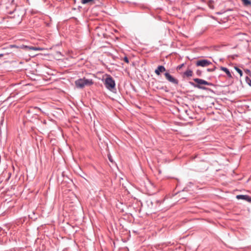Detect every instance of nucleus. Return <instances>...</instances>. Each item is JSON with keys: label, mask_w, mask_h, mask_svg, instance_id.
<instances>
[{"label": "nucleus", "mask_w": 251, "mask_h": 251, "mask_svg": "<svg viewBox=\"0 0 251 251\" xmlns=\"http://www.w3.org/2000/svg\"><path fill=\"white\" fill-rule=\"evenodd\" d=\"M236 198L238 200H243L246 201L251 202V197L248 195H239L236 196Z\"/></svg>", "instance_id": "nucleus-7"}, {"label": "nucleus", "mask_w": 251, "mask_h": 251, "mask_svg": "<svg viewBox=\"0 0 251 251\" xmlns=\"http://www.w3.org/2000/svg\"><path fill=\"white\" fill-rule=\"evenodd\" d=\"M3 56V54H2V53L0 54V57H2Z\"/></svg>", "instance_id": "nucleus-24"}, {"label": "nucleus", "mask_w": 251, "mask_h": 251, "mask_svg": "<svg viewBox=\"0 0 251 251\" xmlns=\"http://www.w3.org/2000/svg\"><path fill=\"white\" fill-rule=\"evenodd\" d=\"M84 80V85L85 86H90L94 83L92 79H86L85 77H83Z\"/></svg>", "instance_id": "nucleus-10"}, {"label": "nucleus", "mask_w": 251, "mask_h": 251, "mask_svg": "<svg viewBox=\"0 0 251 251\" xmlns=\"http://www.w3.org/2000/svg\"><path fill=\"white\" fill-rule=\"evenodd\" d=\"M75 84L77 88H83L85 87L84 78H79L75 80Z\"/></svg>", "instance_id": "nucleus-5"}, {"label": "nucleus", "mask_w": 251, "mask_h": 251, "mask_svg": "<svg viewBox=\"0 0 251 251\" xmlns=\"http://www.w3.org/2000/svg\"><path fill=\"white\" fill-rule=\"evenodd\" d=\"M183 66V64H181V65L178 66L177 68L178 69H180Z\"/></svg>", "instance_id": "nucleus-22"}, {"label": "nucleus", "mask_w": 251, "mask_h": 251, "mask_svg": "<svg viewBox=\"0 0 251 251\" xmlns=\"http://www.w3.org/2000/svg\"><path fill=\"white\" fill-rule=\"evenodd\" d=\"M208 5L210 9H213L214 8L213 0H209L208 2Z\"/></svg>", "instance_id": "nucleus-13"}, {"label": "nucleus", "mask_w": 251, "mask_h": 251, "mask_svg": "<svg viewBox=\"0 0 251 251\" xmlns=\"http://www.w3.org/2000/svg\"><path fill=\"white\" fill-rule=\"evenodd\" d=\"M196 74L198 76H201V75H202V71H201V70H198L197 71H196Z\"/></svg>", "instance_id": "nucleus-18"}, {"label": "nucleus", "mask_w": 251, "mask_h": 251, "mask_svg": "<svg viewBox=\"0 0 251 251\" xmlns=\"http://www.w3.org/2000/svg\"><path fill=\"white\" fill-rule=\"evenodd\" d=\"M216 69L215 66H214L212 68H208L207 69V72H214Z\"/></svg>", "instance_id": "nucleus-17"}, {"label": "nucleus", "mask_w": 251, "mask_h": 251, "mask_svg": "<svg viewBox=\"0 0 251 251\" xmlns=\"http://www.w3.org/2000/svg\"><path fill=\"white\" fill-rule=\"evenodd\" d=\"M244 6H251V1L249 0H242Z\"/></svg>", "instance_id": "nucleus-12"}, {"label": "nucleus", "mask_w": 251, "mask_h": 251, "mask_svg": "<svg viewBox=\"0 0 251 251\" xmlns=\"http://www.w3.org/2000/svg\"><path fill=\"white\" fill-rule=\"evenodd\" d=\"M23 49H26L27 50H42L43 49L40 48L32 47V46H22Z\"/></svg>", "instance_id": "nucleus-8"}, {"label": "nucleus", "mask_w": 251, "mask_h": 251, "mask_svg": "<svg viewBox=\"0 0 251 251\" xmlns=\"http://www.w3.org/2000/svg\"><path fill=\"white\" fill-rule=\"evenodd\" d=\"M109 160L111 161V162H112V160H111V158H110V157H109Z\"/></svg>", "instance_id": "nucleus-25"}, {"label": "nucleus", "mask_w": 251, "mask_h": 251, "mask_svg": "<svg viewBox=\"0 0 251 251\" xmlns=\"http://www.w3.org/2000/svg\"><path fill=\"white\" fill-rule=\"evenodd\" d=\"M164 201V200H155L154 202L155 203H159V204H160L162 202H163Z\"/></svg>", "instance_id": "nucleus-19"}, {"label": "nucleus", "mask_w": 251, "mask_h": 251, "mask_svg": "<svg viewBox=\"0 0 251 251\" xmlns=\"http://www.w3.org/2000/svg\"><path fill=\"white\" fill-rule=\"evenodd\" d=\"M104 84L105 87L109 90L112 91L113 89H115V80L109 75L105 78Z\"/></svg>", "instance_id": "nucleus-2"}, {"label": "nucleus", "mask_w": 251, "mask_h": 251, "mask_svg": "<svg viewBox=\"0 0 251 251\" xmlns=\"http://www.w3.org/2000/svg\"><path fill=\"white\" fill-rule=\"evenodd\" d=\"M184 75L187 77L191 76L193 75V71L191 70H187L184 73Z\"/></svg>", "instance_id": "nucleus-11"}, {"label": "nucleus", "mask_w": 251, "mask_h": 251, "mask_svg": "<svg viewBox=\"0 0 251 251\" xmlns=\"http://www.w3.org/2000/svg\"><path fill=\"white\" fill-rule=\"evenodd\" d=\"M15 13H17V10H16V9H14L13 11H10V12H9V13L10 14H12Z\"/></svg>", "instance_id": "nucleus-21"}, {"label": "nucleus", "mask_w": 251, "mask_h": 251, "mask_svg": "<svg viewBox=\"0 0 251 251\" xmlns=\"http://www.w3.org/2000/svg\"><path fill=\"white\" fill-rule=\"evenodd\" d=\"M194 81L197 83V84L194 82H190L191 85L194 86L195 88H197L200 89L204 90H209L210 89L203 86V85H208V86H214V85L211 82H209L206 80H204L200 78H194Z\"/></svg>", "instance_id": "nucleus-1"}, {"label": "nucleus", "mask_w": 251, "mask_h": 251, "mask_svg": "<svg viewBox=\"0 0 251 251\" xmlns=\"http://www.w3.org/2000/svg\"><path fill=\"white\" fill-rule=\"evenodd\" d=\"M93 0H81V2L82 4H85L88 3L89 2H92Z\"/></svg>", "instance_id": "nucleus-15"}, {"label": "nucleus", "mask_w": 251, "mask_h": 251, "mask_svg": "<svg viewBox=\"0 0 251 251\" xmlns=\"http://www.w3.org/2000/svg\"><path fill=\"white\" fill-rule=\"evenodd\" d=\"M43 123L44 124H46V123H47L46 121V120H44V121H43Z\"/></svg>", "instance_id": "nucleus-23"}, {"label": "nucleus", "mask_w": 251, "mask_h": 251, "mask_svg": "<svg viewBox=\"0 0 251 251\" xmlns=\"http://www.w3.org/2000/svg\"><path fill=\"white\" fill-rule=\"evenodd\" d=\"M124 60L125 62L128 63H129V59L126 56H125L124 58Z\"/></svg>", "instance_id": "nucleus-20"}, {"label": "nucleus", "mask_w": 251, "mask_h": 251, "mask_svg": "<svg viewBox=\"0 0 251 251\" xmlns=\"http://www.w3.org/2000/svg\"><path fill=\"white\" fill-rule=\"evenodd\" d=\"M164 75L166 79L170 82L176 85L178 84V80L171 75L168 72H166Z\"/></svg>", "instance_id": "nucleus-4"}, {"label": "nucleus", "mask_w": 251, "mask_h": 251, "mask_svg": "<svg viewBox=\"0 0 251 251\" xmlns=\"http://www.w3.org/2000/svg\"><path fill=\"white\" fill-rule=\"evenodd\" d=\"M221 70L223 71L224 72H225L228 77H230V78L232 77L230 71H229V70L227 68L224 67H221Z\"/></svg>", "instance_id": "nucleus-9"}, {"label": "nucleus", "mask_w": 251, "mask_h": 251, "mask_svg": "<svg viewBox=\"0 0 251 251\" xmlns=\"http://www.w3.org/2000/svg\"><path fill=\"white\" fill-rule=\"evenodd\" d=\"M246 81L250 86H251V79L248 76L246 77Z\"/></svg>", "instance_id": "nucleus-16"}, {"label": "nucleus", "mask_w": 251, "mask_h": 251, "mask_svg": "<svg viewBox=\"0 0 251 251\" xmlns=\"http://www.w3.org/2000/svg\"><path fill=\"white\" fill-rule=\"evenodd\" d=\"M212 64V62L207 59H200L198 60L196 63L197 66H201L202 67H207Z\"/></svg>", "instance_id": "nucleus-3"}, {"label": "nucleus", "mask_w": 251, "mask_h": 251, "mask_svg": "<svg viewBox=\"0 0 251 251\" xmlns=\"http://www.w3.org/2000/svg\"><path fill=\"white\" fill-rule=\"evenodd\" d=\"M166 70L164 66L159 65L155 70L154 73L157 75H160L161 73L166 72Z\"/></svg>", "instance_id": "nucleus-6"}, {"label": "nucleus", "mask_w": 251, "mask_h": 251, "mask_svg": "<svg viewBox=\"0 0 251 251\" xmlns=\"http://www.w3.org/2000/svg\"><path fill=\"white\" fill-rule=\"evenodd\" d=\"M234 69L240 74V76H242L243 73L241 69H240L239 68H238L237 67H235Z\"/></svg>", "instance_id": "nucleus-14"}]
</instances>
